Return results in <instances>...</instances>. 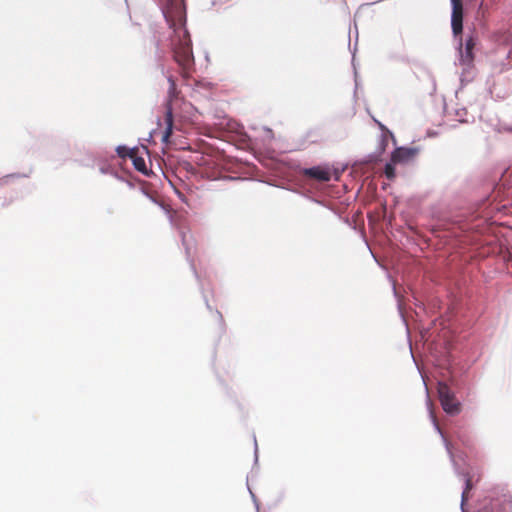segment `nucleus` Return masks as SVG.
Here are the masks:
<instances>
[{
    "instance_id": "f257e3e1",
    "label": "nucleus",
    "mask_w": 512,
    "mask_h": 512,
    "mask_svg": "<svg viewBox=\"0 0 512 512\" xmlns=\"http://www.w3.org/2000/svg\"><path fill=\"white\" fill-rule=\"evenodd\" d=\"M164 15L174 32L171 40L173 59L178 64L182 77L189 78L194 70L195 61L190 35L185 27L186 13L183 3L171 0Z\"/></svg>"
},
{
    "instance_id": "f03ea898",
    "label": "nucleus",
    "mask_w": 512,
    "mask_h": 512,
    "mask_svg": "<svg viewBox=\"0 0 512 512\" xmlns=\"http://www.w3.org/2000/svg\"><path fill=\"white\" fill-rule=\"evenodd\" d=\"M169 89H168V100L165 104V114L163 121L158 120L157 125L158 129L164 126V130L161 135V140L163 143L168 144L170 142V137L173 133V107L172 102L174 99L178 97L179 91L176 87V82L173 76L168 77Z\"/></svg>"
},
{
    "instance_id": "7ed1b4c3",
    "label": "nucleus",
    "mask_w": 512,
    "mask_h": 512,
    "mask_svg": "<svg viewBox=\"0 0 512 512\" xmlns=\"http://www.w3.org/2000/svg\"><path fill=\"white\" fill-rule=\"evenodd\" d=\"M438 395L441 406L446 413L456 415L460 412V403L447 384H438Z\"/></svg>"
},
{
    "instance_id": "20e7f679",
    "label": "nucleus",
    "mask_w": 512,
    "mask_h": 512,
    "mask_svg": "<svg viewBox=\"0 0 512 512\" xmlns=\"http://www.w3.org/2000/svg\"><path fill=\"white\" fill-rule=\"evenodd\" d=\"M489 499L491 512H504L512 504L511 496L504 490H492Z\"/></svg>"
},
{
    "instance_id": "39448f33",
    "label": "nucleus",
    "mask_w": 512,
    "mask_h": 512,
    "mask_svg": "<svg viewBox=\"0 0 512 512\" xmlns=\"http://www.w3.org/2000/svg\"><path fill=\"white\" fill-rule=\"evenodd\" d=\"M452 16L451 26L454 35H459L463 30V3L462 0H451Z\"/></svg>"
},
{
    "instance_id": "423d86ee",
    "label": "nucleus",
    "mask_w": 512,
    "mask_h": 512,
    "mask_svg": "<svg viewBox=\"0 0 512 512\" xmlns=\"http://www.w3.org/2000/svg\"><path fill=\"white\" fill-rule=\"evenodd\" d=\"M303 175L319 182H328L331 180V171L328 168L321 166L306 168L303 170Z\"/></svg>"
},
{
    "instance_id": "0eeeda50",
    "label": "nucleus",
    "mask_w": 512,
    "mask_h": 512,
    "mask_svg": "<svg viewBox=\"0 0 512 512\" xmlns=\"http://www.w3.org/2000/svg\"><path fill=\"white\" fill-rule=\"evenodd\" d=\"M411 156V152L409 149L405 148H397L391 155V161L393 163H399Z\"/></svg>"
},
{
    "instance_id": "6e6552de",
    "label": "nucleus",
    "mask_w": 512,
    "mask_h": 512,
    "mask_svg": "<svg viewBox=\"0 0 512 512\" xmlns=\"http://www.w3.org/2000/svg\"><path fill=\"white\" fill-rule=\"evenodd\" d=\"M474 46H475V42L473 40V38H469L466 40V43H465V54H462V61L464 63H470L472 62L473 60V49H474Z\"/></svg>"
},
{
    "instance_id": "1a4fd4ad",
    "label": "nucleus",
    "mask_w": 512,
    "mask_h": 512,
    "mask_svg": "<svg viewBox=\"0 0 512 512\" xmlns=\"http://www.w3.org/2000/svg\"><path fill=\"white\" fill-rule=\"evenodd\" d=\"M130 159H132L133 165H134L136 170H138L140 172H145L146 171L145 160L142 157H139L137 155V151L135 152V154L130 155Z\"/></svg>"
},
{
    "instance_id": "9d476101",
    "label": "nucleus",
    "mask_w": 512,
    "mask_h": 512,
    "mask_svg": "<svg viewBox=\"0 0 512 512\" xmlns=\"http://www.w3.org/2000/svg\"><path fill=\"white\" fill-rule=\"evenodd\" d=\"M473 488L472 480L470 476H466L465 478V488L462 493L461 506L463 507L465 502L468 500V493Z\"/></svg>"
},
{
    "instance_id": "9b49d317",
    "label": "nucleus",
    "mask_w": 512,
    "mask_h": 512,
    "mask_svg": "<svg viewBox=\"0 0 512 512\" xmlns=\"http://www.w3.org/2000/svg\"><path fill=\"white\" fill-rule=\"evenodd\" d=\"M137 150L135 149H130L126 146H119L117 148V153L118 155L121 157V158H126V157H129L130 158V155H133L135 154Z\"/></svg>"
},
{
    "instance_id": "f8f14e48",
    "label": "nucleus",
    "mask_w": 512,
    "mask_h": 512,
    "mask_svg": "<svg viewBox=\"0 0 512 512\" xmlns=\"http://www.w3.org/2000/svg\"><path fill=\"white\" fill-rule=\"evenodd\" d=\"M384 173L389 180H393L396 176L394 165L392 163H387L385 165Z\"/></svg>"
},
{
    "instance_id": "ddd939ff",
    "label": "nucleus",
    "mask_w": 512,
    "mask_h": 512,
    "mask_svg": "<svg viewBox=\"0 0 512 512\" xmlns=\"http://www.w3.org/2000/svg\"><path fill=\"white\" fill-rule=\"evenodd\" d=\"M511 177H512V169H508L504 174V178L506 181H508V179Z\"/></svg>"
},
{
    "instance_id": "4468645a",
    "label": "nucleus",
    "mask_w": 512,
    "mask_h": 512,
    "mask_svg": "<svg viewBox=\"0 0 512 512\" xmlns=\"http://www.w3.org/2000/svg\"><path fill=\"white\" fill-rule=\"evenodd\" d=\"M511 182H512V180H511Z\"/></svg>"
}]
</instances>
